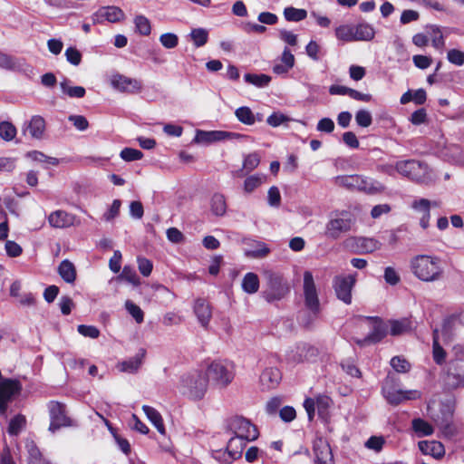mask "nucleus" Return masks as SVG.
<instances>
[{"label": "nucleus", "instance_id": "e2e57ef3", "mask_svg": "<svg viewBox=\"0 0 464 464\" xmlns=\"http://www.w3.org/2000/svg\"><path fill=\"white\" fill-rule=\"evenodd\" d=\"M438 426L442 435L446 438H451L458 432L457 427L449 420L439 422Z\"/></svg>", "mask_w": 464, "mask_h": 464}, {"label": "nucleus", "instance_id": "f257e3e1", "mask_svg": "<svg viewBox=\"0 0 464 464\" xmlns=\"http://www.w3.org/2000/svg\"><path fill=\"white\" fill-rule=\"evenodd\" d=\"M410 269L418 280L424 283L439 281L443 274L441 261L434 255L419 254L412 256Z\"/></svg>", "mask_w": 464, "mask_h": 464}, {"label": "nucleus", "instance_id": "2f4dec72", "mask_svg": "<svg viewBox=\"0 0 464 464\" xmlns=\"http://www.w3.org/2000/svg\"><path fill=\"white\" fill-rule=\"evenodd\" d=\"M355 41H371L375 35L374 28L369 24L354 26Z\"/></svg>", "mask_w": 464, "mask_h": 464}, {"label": "nucleus", "instance_id": "de8ad7c7", "mask_svg": "<svg viewBox=\"0 0 464 464\" xmlns=\"http://www.w3.org/2000/svg\"><path fill=\"white\" fill-rule=\"evenodd\" d=\"M244 79L246 80V82H247L256 87L266 86L271 81V77L266 74L246 73L244 75Z\"/></svg>", "mask_w": 464, "mask_h": 464}, {"label": "nucleus", "instance_id": "20e7f679", "mask_svg": "<svg viewBox=\"0 0 464 464\" xmlns=\"http://www.w3.org/2000/svg\"><path fill=\"white\" fill-rule=\"evenodd\" d=\"M395 168L399 174L419 182L430 181L434 177L432 169L427 164L414 160L397 161Z\"/></svg>", "mask_w": 464, "mask_h": 464}, {"label": "nucleus", "instance_id": "bb28decb", "mask_svg": "<svg viewBox=\"0 0 464 464\" xmlns=\"http://www.w3.org/2000/svg\"><path fill=\"white\" fill-rule=\"evenodd\" d=\"M389 327L392 335H401L411 332L413 329V324L409 318H401L390 321Z\"/></svg>", "mask_w": 464, "mask_h": 464}, {"label": "nucleus", "instance_id": "09e8293b", "mask_svg": "<svg viewBox=\"0 0 464 464\" xmlns=\"http://www.w3.org/2000/svg\"><path fill=\"white\" fill-rule=\"evenodd\" d=\"M190 38L196 47H200L208 42V33L204 28H196L190 32Z\"/></svg>", "mask_w": 464, "mask_h": 464}, {"label": "nucleus", "instance_id": "c9c22d12", "mask_svg": "<svg viewBox=\"0 0 464 464\" xmlns=\"http://www.w3.org/2000/svg\"><path fill=\"white\" fill-rule=\"evenodd\" d=\"M62 93L70 98H82L85 95V89L82 86H72L67 80L60 82Z\"/></svg>", "mask_w": 464, "mask_h": 464}, {"label": "nucleus", "instance_id": "2eb2a0df", "mask_svg": "<svg viewBox=\"0 0 464 464\" xmlns=\"http://www.w3.org/2000/svg\"><path fill=\"white\" fill-rule=\"evenodd\" d=\"M345 245L358 254H369L379 250L381 242L372 237H350L345 240Z\"/></svg>", "mask_w": 464, "mask_h": 464}, {"label": "nucleus", "instance_id": "f8f14e48", "mask_svg": "<svg viewBox=\"0 0 464 464\" xmlns=\"http://www.w3.org/2000/svg\"><path fill=\"white\" fill-rule=\"evenodd\" d=\"M111 86L121 92L135 93L142 89L141 83L133 78L120 73H114L110 77Z\"/></svg>", "mask_w": 464, "mask_h": 464}, {"label": "nucleus", "instance_id": "052dcab7", "mask_svg": "<svg viewBox=\"0 0 464 464\" xmlns=\"http://www.w3.org/2000/svg\"><path fill=\"white\" fill-rule=\"evenodd\" d=\"M355 121L360 127L367 128L372 124V118L370 111L366 110H359L355 113Z\"/></svg>", "mask_w": 464, "mask_h": 464}, {"label": "nucleus", "instance_id": "e433bc0d", "mask_svg": "<svg viewBox=\"0 0 464 464\" xmlns=\"http://www.w3.org/2000/svg\"><path fill=\"white\" fill-rule=\"evenodd\" d=\"M412 430L418 437L430 436L434 432L432 425L420 418L412 420Z\"/></svg>", "mask_w": 464, "mask_h": 464}, {"label": "nucleus", "instance_id": "6e6552de", "mask_svg": "<svg viewBox=\"0 0 464 464\" xmlns=\"http://www.w3.org/2000/svg\"><path fill=\"white\" fill-rule=\"evenodd\" d=\"M332 403V399L326 395H318L315 398H306L304 401V407L309 420H314L316 410L322 418H326Z\"/></svg>", "mask_w": 464, "mask_h": 464}, {"label": "nucleus", "instance_id": "864d4df0", "mask_svg": "<svg viewBox=\"0 0 464 464\" xmlns=\"http://www.w3.org/2000/svg\"><path fill=\"white\" fill-rule=\"evenodd\" d=\"M447 60L456 66H462L464 64V51L456 48L450 49L447 53Z\"/></svg>", "mask_w": 464, "mask_h": 464}, {"label": "nucleus", "instance_id": "49530a36", "mask_svg": "<svg viewBox=\"0 0 464 464\" xmlns=\"http://www.w3.org/2000/svg\"><path fill=\"white\" fill-rule=\"evenodd\" d=\"M26 424L25 417L23 415H15L9 421L7 431L10 435H17L22 430L24 429Z\"/></svg>", "mask_w": 464, "mask_h": 464}, {"label": "nucleus", "instance_id": "f3484780", "mask_svg": "<svg viewBox=\"0 0 464 464\" xmlns=\"http://www.w3.org/2000/svg\"><path fill=\"white\" fill-rule=\"evenodd\" d=\"M295 63V58L290 48L285 46L280 56L273 65L272 71L276 75H285L292 70Z\"/></svg>", "mask_w": 464, "mask_h": 464}, {"label": "nucleus", "instance_id": "cd10ccee", "mask_svg": "<svg viewBox=\"0 0 464 464\" xmlns=\"http://www.w3.org/2000/svg\"><path fill=\"white\" fill-rule=\"evenodd\" d=\"M194 312L200 324L207 326L211 318V309L209 304L203 300H198L194 305Z\"/></svg>", "mask_w": 464, "mask_h": 464}, {"label": "nucleus", "instance_id": "8fccbe9b", "mask_svg": "<svg viewBox=\"0 0 464 464\" xmlns=\"http://www.w3.org/2000/svg\"><path fill=\"white\" fill-rule=\"evenodd\" d=\"M119 279L124 280L135 286L140 284V280L135 270L130 266H125L123 267L121 274L119 276Z\"/></svg>", "mask_w": 464, "mask_h": 464}, {"label": "nucleus", "instance_id": "680f3d73", "mask_svg": "<svg viewBox=\"0 0 464 464\" xmlns=\"http://www.w3.org/2000/svg\"><path fill=\"white\" fill-rule=\"evenodd\" d=\"M263 183L261 177L253 175L247 177L244 181V190L246 193H251Z\"/></svg>", "mask_w": 464, "mask_h": 464}, {"label": "nucleus", "instance_id": "774afa93", "mask_svg": "<svg viewBox=\"0 0 464 464\" xmlns=\"http://www.w3.org/2000/svg\"><path fill=\"white\" fill-rule=\"evenodd\" d=\"M267 202L270 207L277 208L281 203V194L276 187H271L267 192Z\"/></svg>", "mask_w": 464, "mask_h": 464}, {"label": "nucleus", "instance_id": "3c124183", "mask_svg": "<svg viewBox=\"0 0 464 464\" xmlns=\"http://www.w3.org/2000/svg\"><path fill=\"white\" fill-rule=\"evenodd\" d=\"M134 24L139 34L142 35H149L151 32V25L150 20L144 15H138L134 19Z\"/></svg>", "mask_w": 464, "mask_h": 464}, {"label": "nucleus", "instance_id": "aec40b11", "mask_svg": "<svg viewBox=\"0 0 464 464\" xmlns=\"http://www.w3.org/2000/svg\"><path fill=\"white\" fill-rule=\"evenodd\" d=\"M418 448L424 455H429L435 459H441L446 453L444 445L438 440H421Z\"/></svg>", "mask_w": 464, "mask_h": 464}, {"label": "nucleus", "instance_id": "4be33fe9", "mask_svg": "<svg viewBox=\"0 0 464 464\" xmlns=\"http://www.w3.org/2000/svg\"><path fill=\"white\" fill-rule=\"evenodd\" d=\"M145 351L141 350L139 353L133 357L129 358L121 362H119L117 368L120 372H135L141 366L143 359L145 357Z\"/></svg>", "mask_w": 464, "mask_h": 464}, {"label": "nucleus", "instance_id": "39448f33", "mask_svg": "<svg viewBox=\"0 0 464 464\" xmlns=\"http://www.w3.org/2000/svg\"><path fill=\"white\" fill-rule=\"evenodd\" d=\"M459 322L457 319H449L445 321L441 329L434 331L433 337V359L440 364L444 362L446 353L441 346V343H446L450 336L457 331Z\"/></svg>", "mask_w": 464, "mask_h": 464}, {"label": "nucleus", "instance_id": "0e129e2a", "mask_svg": "<svg viewBox=\"0 0 464 464\" xmlns=\"http://www.w3.org/2000/svg\"><path fill=\"white\" fill-rule=\"evenodd\" d=\"M121 207V202L119 199H114L108 210L103 214L104 220L107 222L113 220L119 215Z\"/></svg>", "mask_w": 464, "mask_h": 464}, {"label": "nucleus", "instance_id": "79ce46f5", "mask_svg": "<svg viewBox=\"0 0 464 464\" xmlns=\"http://www.w3.org/2000/svg\"><path fill=\"white\" fill-rule=\"evenodd\" d=\"M17 134L15 126L7 121L0 122V139L5 141H12Z\"/></svg>", "mask_w": 464, "mask_h": 464}, {"label": "nucleus", "instance_id": "bf43d9fd", "mask_svg": "<svg viewBox=\"0 0 464 464\" xmlns=\"http://www.w3.org/2000/svg\"><path fill=\"white\" fill-rule=\"evenodd\" d=\"M391 366L397 372H407L411 369L410 362L401 357V356H395L391 360Z\"/></svg>", "mask_w": 464, "mask_h": 464}, {"label": "nucleus", "instance_id": "4468645a", "mask_svg": "<svg viewBox=\"0 0 464 464\" xmlns=\"http://www.w3.org/2000/svg\"><path fill=\"white\" fill-rule=\"evenodd\" d=\"M345 213L337 214L332 218L325 226V235L328 237L336 239L342 233L346 232L351 227V219Z\"/></svg>", "mask_w": 464, "mask_h": 464}, {"label": "nucleus", "instance_id": "1a4fd4ad", "mask_svg": "<svg viewBox=\"0 0 464 464\" xmlns=\"http://www.w3.org/2000/svg\"><path fill=\"white\" fill-rule=\"evenodd\" d=\"M304 296L305 306L313 313L319 311L320 303L314 276L310 271L304 273Z\"/></svg>", "mask_w": 464, "mask_h": 464}, {"label": "nucleus", "instance_id": "dca6fc26", "mask_svg": "<svg viewBox=\"0 0 464 464\" xmlns=\"http://www.w3.org/2000/svg\"><path fill=\"white\" fill-rule=\"evenodd\" d=\"M47 221L53 228H66L76 224V217L65 210L57 209L49 214Z\"/></svg>", "mask_w": 464, "mask_h": 464}, {"label": "nucleus", "instance_id": "5fc2aeb1", "mask_svg": "<svg viewBox=\"0 0 464 464\" xmlns=\"http://www.w3.org/2000/svg\"><path fill=\"white\" fill-rule=\"evenodd\" d=\"M384 443L385 440L383 437L372 436L365 441L364 446L370 450L380 452L382 450Z\"/></svg>", "mask_w": 464, "mask_h": 464}, {"label": "nucleus", "instance_id": "603ef678", "mask_svg": "<svg viewBox=\"0 0 464 464\" xmlns=\"http://www.w3.org/2000/svg\"><path fill=\"white\" fill-rule=\"evenodd\" d=\"M159 40L166 49H173L179 44V37L174 33H164L160 36Z\"/></svg>", "mask_w": 464, "mask_h": 464}, {"label": "nucleus", "instance_id": "5701e85b", "mask_svg": "<svg viewBox=\"0 0 464 464\" xmlns=\"http://www.w3.org/2000/svg\"><path fill=\"white\" fill-rule=\"evenodd\" d=\"M142 411L147 419L156 428L159 433H160L161 435H165L166 429L160 413L155 408L150 407L149 405H143Z\"/></svg>", "mask_w": 464, "mask_h": 464}, {"label": "nucleus", "instance_id": "b1692460", "mask_svg": "<svg viewBox=\"0 0 464 464\" xmlns=\"http://www.w3.org/2000/svg\"><path fill=\"white\" fill-rule=\"evenodd\" d=\"M412 208L417 213H419L421 216L420 220L421 227L424 229L427 228L429 227V222L430 218V202L424 198L418 199L412 203Z\"/></svg>", "mask_w": 464, "mask_h": 464}, {"label": "nucleus", "instance_id": "a18cd8bd", "mask_svg": "<svg viewBox=\"0 0 464 464\" xmlns=\"http://www.w3.org/2000/svg\"><path fill=\"white\" fill-rule=\"evenodd\" d=\"M291 121L290 117L281 111H274L266 118V123L273 128L287 125Z\"/></svg>", "mask_w": 464, "mask_h": 464}, {"label": "nucleus", "instance_id": "6ab92c4d", "mask_svg": "<svg viewBox=\"0 0 464 464\" xmlns=\"http://www.w3.org/2000/svg\"><path fill=\"white\" fill-rule=\"evenodd\" d=\"M314 452L316 464H333L332 450L325 440L319 438L314 440Z\"/></svg>", "mask_w": 464, "mask_h": 464}, {"label": "nucleus", "instance_id": "473e14b6", "mask_svg": "<svg viewBox=\"0 0 464 464\" xmlns=\"http://www.w3.org/2000/svg\"><path fill=\"white\" fill-rule=\"evenodd\" d=\"M235 116L241 123L251 126L256 121V115L252 110L247 106H242L235 111Z\"/></svg>", "mask_w": 464, "mask_h": 464}, {"label": "nucleus", "instance_id": "4d7b16f0", "mask_svg": "<svg viewBox=\"0 0 464 464\" xmlns=\"http://www.w3.org/2000/svg\"><path fill=\"white\" fill-rule=\"evenodd\" d=\"M321 46L315 40H310L305 45V53L313 61L320 59Z\"/></svg>", "mask_w": 464, "mask_h": 464}, {"label": "nucleus", "instance_id": "69168bd1", "mask_svg": "<svg viewBox=\"0 0 464 464\" xmlns=\"http://www.w3.org/2000/svg\"><path fill=\"white\" fill-rule=\"evenodd\" d=\"M64 55L67 62L71 64L77 66L81 63L82 53L75 47H68L65 50Z\"/></svg>", "mask_w": 464, "mask_h": 464}, {"label": "nucleus", "instance_id": "c756f323", "mask_svg": "<svg viewBox=\"0 0 464 464\" xmlns=\"http://www.w3.org/2000/svg\"><path fill=\"white\" fill-rule=\"evenodd\" d=\"M241 287L248 295L256 294L259 289L258 276L253 272L246 273L243 276Z\"/></svg>", "mask_w": 464, "mask_h": 464}, {"label": "nucleus", "instance_id": "4c0bfd02", "mask_svg": "<svg viewBox=\"0 0 464 464\" xmlns=\"http://www.w3.org/2000/svg\"><path fill=\"white\" fill-rule=\"evenodd\" d=\"M246 443L247 442L243 440L242 439L234 436L228 440L227 444V449L231 454V456L234 457L235 459H237L241 456L242 451L246 447Z\"/></svg>", "mask_w": 464, "mask_h": 464}, {"label": "nucleus", "instance_id": "a211bd4d", "mask_svg": "<svg viewBox=\"0 0 464 464\" xmlns=\"http://www.w3.org/2000/svg\"><path fill=\"white\" fill-rule=\"evenodd\" d=\"M383 394L386 400L392 404H399L405 401L416 400L420 397V392L417 390H400V389H383Z\"/></svg>", "mask_w": 464, "mask_h": 464}, {"label": "nucleus", "instance_id": "6e6d98bb", "mask_svg": "<svg viewBox=\"0 0 464 464\" xmlns=\"http://www.w3.org/2000/svg\"><path fill=\"white\" fill-rule=\"evenodd\" d=\"M125 308L138 324H140L143 322L144 314L140 306H138L131 301L128 300L125 302Z\"/></svg>", "mask_w": 464, "mask_h": 464}, {"label": "nucleus", "instance_id": "58836bf2", "mask_svg": "<svg viewBox=\"0 0 464 464\" xmlns=\"http://www.w3.org/2000/svg\"><path fill=\"white\" fill-rule=\"evenodd\" d=\"M284 17L288 22H300L306 18L307 12L303 8L288 6L284 9Z\"/></svg>", "mask_w": 464, "mask_h": 464}, {"label": "nucleus", "instance_id": "423d86ee", "mask_svg": "<svg viewBox=\"0 0 464 464\" xmlns=\"http://www.w3.org/2000/svg\"><path fill=\"white\" fill-rule=\"evenodd\" d=\"M245 137L237 132L226 130H196L192 143L196 145L208 146L210 144L228 140H237Z\"/></svg>", "mask_w": 464, "mask_h": 464}, {"label": "nucleus", "instance_id": "a878e982", "mask_svg": "<svg viewBox=\"0 0 464 464\" xmlns=\"http://www.w3.org/2000/svg\"><path fill=\"white\" fill-rule=\"evenodd\" d=\"M428 38L431 40L432 46L437 50H442L445 47V38L440 26L430 24L425 27Z\"/></svg>", "mask_w": 464, "mask_h": 464}, {"label": "nucleus", "instance_id": "9b49d317", "mask_svg": "<svg viewBox=\"0 0 464 464\" xmlns=\"http://www.w3.org/2000/svg\"><path fill=\"white\" fill-rule=\"evenodd\" d=\"M231 429L235 436L249 442L257 439L258 431L256 428L244 418H236L231 422Z\"/></svg>", "mask_w": 464, "mask_h": 464}, {"label": "nucleus", "instance_id": "7ed1b4c3", "mask_svg": "<svg viewBox=\"0 0 464 464\" xmlns=\"http://www.w3.org/2000/svg\"><path fill=\"white\" fill-rule=\"evenodd\" d=\"M206 373L216 387L224 389L235 379V365L227 360H216L208 365Z\"/></svg>", "mask_w": 464, "mask_h": 464}, {"label": "nucleus", "instance_id": "c85d7f7f", "mask_svg": "<svg viewBox=\"0 0 464 464\" xmlns=\"http://www.w3.org/2000/svg\"><path fill=\"white\" fill-rule=\"evenodd\" d=\"M281 380V372L276 367H268L261 374V382L268 388L276 387Z\"/></svg>", "mask_w": 464, "mask_h": 464}, {"label": "nucleus", "instance_id": "ddd939ff", "mask_svg": "<svg viewBox=\"0 0 464 464\" xmlns=\"http://www.w3.org/2000/svg\"><path fill=\"white\" fill-rule=\"evenodd\" d=\"M93 24L104 22L119 23L125 19L124 12L118 6L108 5L99 8L92 16Z\"/></svg>", "mask_w": 464, "mask_h": 464}, {"label": "nucleus", "instance_id": "338daca9", "mask_svg": "<svg viewBox=\"0 0 464 464\" xmlns=\"http://www.w3.org/2000/svg\"><path fill=\"white\" fill-rule=\"evenodd\" d=\"M26 448L29 454V464H43L40 451L34 443L33 441L28 442Z\"/></svg>", "mask_w": 464, "mask_h": 464}, {"label": "nucleus", "instance_id": "37998d69", "mask_svg": "<svg viewBox=\"0 0 464 464\" xmlns=\"http://www.w3.org/2000/svg\"><path fill=\"white\" fill-rule=\"evenodd\" d=\"M370 178L353 175L346 178V185L368 193Z\"/></svg>", "mask_w": 464, "mask_h": 464}, {"label": "nucleus", "instance_id": "f704fd0d", "mask_svg": "<svg viewBox=\"0 0 464 464\" xmlns=\"http://www.w3.org/2000/svg\"><path fill=\"white\" fill-rule=\"evenodd\" d=\"M270 252L267 245L261 241H253V245L250 248L245 250V256L247 257H263Z\"/></svg>", "mask_w": 464, "mask_h": 464}, {"label": "nucleus", "instance_id": "13d9d810", "mask_svg": "<svg viewBox=\"0 0 464 464\" xmlns=\"http://www.w3.org/2000/svg\"><path fill=\"white\" fill-rule=\"evenodd\" d=\"M120 157L124 161H134V160H141L143 157V153L140 150H136V149L124 148L121 151Z\"/></svg>", "mask_w": 464, "mask_h": 464}, {"label": "nucleus", "instance_id": "f03ea898", "mask_svg": "<svg viewBox=\"0 0 464 464\" xmlns=\"http://www.w3.org/2000/svg\"><path fill=\"white\" fill-rule=\"evenodd\" d=\"M208 387V378L206 372L193 371L184 375L179 383V390L182 394L191 400H201Z\"/></svg>", "mask_w": 464, "mask_h": 464}, {"label": "nucleus", "instance_id": "393cba45", "mask_svg": "<svg viewBox=\"0 0 464 464\" xmlns=\"http://www.w3.org/2000/svg\"><path fill=\"white\" fill-rule=\"evenodd\" d=\"M211 213L216 217H223L227 210L226 197L219 192L214 193L209 201Z\"/></svg>", "mask_w": 464, "mask_h": 464}, {"label": "nucleus", "instance_id": "7c9ffc66", "mask_svg": "<svg viewBox=\"0 0 464 464\" xmlns=\"http://www.w3.org/2000/svg\"><path fill=\"white\" fill-rule=\"evenodd\" d=\"M60 276L69 284H72L76 279V270L74 265L69 260H63L58 266Z\"/></svg>", "mask_w": 464, "mask_h": 464}, {"label": "nucleus", "instance_id": "a19ab883", "mask_svg": "<svg viewBox=\"0 0 464 464\" xmlns=\"http://www.w3.org/2000/svg\"><path fill=\"white\" fill-rule=\"evenodd\" d=\"M26 159H28L29 160H31L33 162L42 163V164H45L47 166H49V165L54 166V165L58 164V160L56 158L48 157V156L44 155V153L37 151V150H32V151L27 152Z\"/></svg>", "mask_w": 464, "mask_h": 464}, {"label": "nucleus", "instance_id": "9d476101", "mask_svg": "<svg viewBox=\"0 0 464 464\" xmlns=\"http://www.w3.org/2000/svg\"><path fill=\"white\" fill-rule=\"evenodd\" d=\"M48 411L50 415V431L54 432L62 427L71 425V420L65 415L63 404L57 401H51L48 403Z\"/></svg>", "mask_w": 464, "mask_h": 464}, {"label": "nucleus", "instance_id": "0eeeda50", "mask_svg": "<svg viewBox=\"0 0 464 464\" xmlns=\"http://www.w3.org/2000/svg\"><path fill=\"white\" fill-rule=\"evenodd\" d=\"M357 274L336 276L333 280V286L336 296L345 304L352 303V290L356 283Z\"/></svg>", "mask_w": 464, "mask_h": 464}, {"label": "nucleus", "instance_id": "72a5a7b5", "mask_svg": "<svg viewBox=\"0 0 464 464\" xmlns=\"http://www.w3.org/2000/svg\"><path fill=\"white\" fill-rule=\"evenodd\" d=\"M367 323L372 325L373 330L366 336V341L371 343H376L385 336L386 331L382 322L379 320H371L368 321Z\"/></svg>", "mask_w": 464, "mask_h": 464}, {"label": "nucleus", "instance_id": "c03bdc74", "mask_svg": "<svg viewBox=\"0 0 464 464\" xmlns=\"http://www.w3.org/2000/svg\"><path fill=\"white\" fill-rule=\"evenodd\" d=\"M279 40L288 48L298 45V34L288 29L278 30Z\"/></svg>", "mask_w": 464, "mask_h": 464}, {"label": "nucleus", "instance_id": "ea45409f", "mask_svg": "<svg viewBox=\"0 0 464 464\" xmlns=\"http://www.w3.org/2000/svg\"><path fill=\"white\" fill-rule=\"evenodd\" d=\"M334 34L336 38L342 42H354V26L343 24L335 28Z\"/></svg>", "mask_w": 464, "mask_h": 464}, {"label": "nucleus", "instance_id": "412c9836", "mask_svg": "<svg viewBox=\"0 0 464 464\" xmlns=\"http://www.w3.org/2000/svg\"><path fill=\"white\" fill-rule=\"evenodd\" d=\"M24 134L28 132L31 138L40 140L44 137L45 131V121L39 115L33 116L29 121L24 123L23 129Z\"/></svg>", "mask_w": 464, "mask_h": 464}]
</instances>
